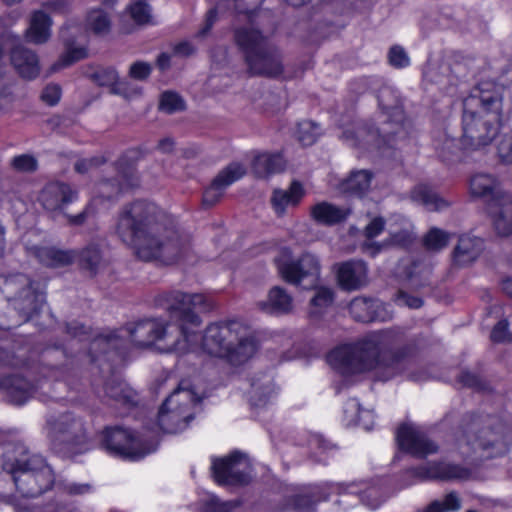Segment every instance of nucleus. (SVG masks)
I'll list each match as a JSON object with an SVG mask.
<instances>
[{
  "mask_svg": "<svg viewBox=\"0 0 512 512\" xmlns=\"http://www.w3.org/2000/svg\"><path fill=\"white\" fill-rule=\"evenodd\" d=\"M115 234L143 261L173 264L188 256L190 241L156 204L144 200L125 205L118 213Z\"/></svg>",
  "mask_w": 512,
  "mask_h": 512,
  "instance_id": "f257e3e1",
  "label": "nucleus"
},
{
  "mask_svg": "<svg viewBox=\"0 0 512 512\" xmlns=\"http://www.w3.org/2000/svg\"><path fill=\"white\" fill-rule=\"evenodd\" d=\"M65 358V352L59 347L47 348L41 354V362L47 370L59 368Z\"/></svg>",
  "mask_w": 512,
  "mask_h": 512,
  "instance_id": "de8ad7c7",
  "label": "nucleus"
},
{
  "mask_svg": "<svg viewBox=\"0 0 512 512\" xmlns=\"http://www.w3.org/2000/svg\"><path fill=\"white\" fill-rule=\"evenodd\" d=\"M494 226L501 236L512 234V195L506 194L501 200L490 206Z\"/></svg>",
  "mask_w": 512,
  "mask_h": 512,
  "instance_id": "cd10ccee",
  "label": "nucleus"
},
{
  "mask_svg": "<svg viewBox=\"0 0 512 512\" xmlns=\"http://www.w3.org/2000/svg\"><path fill=\"white\" fill-rule=\"evenodd\" d=\"M471 196L483 199L489 207L501 200L507 193L501 188L499 180L489 173H476L469 181Z\"/></svg>",
  "mask_w": 512,
  "mask_h": 512,
  "instance_id": "412c9836",
  "label": "nucleus"
},
{
  "mask_svg": "<svg viewBox=\"0 0 512 512\" xmlns=\"http://www.w3.org/2000/svg\"><path fill=\"white\" fill-rule=\"evenodd\" d=\"M385 219L383 217H375L365 227L364 235L367 239H373L381 234L385 228Z\"/></svg>",
  "mask_w": 512,
  "mask_h": 512,
  "instance_id": "e2e57ef3",
  "label": "nucleus"
},
{
  "mask_svg": "<svg viewBox=\"0 0 512 512\" xmlns=\"http://www.w3.org/2000/svg\"><path fill=\"white\" fill-rule=\"evenodd\" d=\"M378 304L366 297H356L349 304V313L355 321L372 322L378 319Z\"/></svg>",
  "mask_w": 512,
  "mask_h": 512,
  "instance_id": "c9c22d12",
  "label": "nucleus"
},
{
  "mask_svg": "<svg viewBox=\"0 0 512 512\" xmlns=\"http://www.w3.org/2000/svg\"><path fill=\"white\" fill-rule=\"evenodd\" d=\"M305 194L299 181H292L287 190L275 189L271 196V204L278 215H283L288 206H297Z\"/></svg>",
  "mask_w": 512,
  "mask_h": 512,
  "instance_id": "c85d7f7f",
  "label": "nucleus"
},
{
  "mask_svg": "<svg viewBox=\"0 0 512 512\" xmlns=\"http://www.w3.org/2000/svg\"><path fill=\"white\" fill-rule=\"evenodd\" d=\"M441 502L445 512H455L461 508V499L455 491L446 494Z\"/></svg>",
  "mask_w": 512,
  "mask_h": 512,
  "instance_id": "774afa93",
  "label": "nucleus"
},
{
  "mask_svg": "<svg viewBox=\"0 0 512 512\" xmlns=\"http://www.w3.org/2000/svg\"><path fill=\"white\" fill-rule=\"evenodd\" d=\"M334 300V292L327 287H319L315 295L312 297L310 303L315 307H328Z\"/></svg>",
  "mask_w": 512,
  "mask_h": 512,
  "instance_id": "6e6d98bb",
  "label": "nucleus"
},
{
  "mask_svg": "<svg viewBox=\"0 0 512 512\" xmlns=\"http://www.w3.org/2000/svg\"><path fill=\"white\" fill-rule=\"evenodd\" d=\"M116 177L101 180L97 184V197L103 200L117 198L123 191L139 185V175L135 162L121 156L115 162Z\"/></svg>",
  "mask_w": 512,
  "mask_h": 512,
  "instance_id": "4468645a",
  "label": "nucleus"
},
{
  "mask_svg": "<svg viewBox=\"0 0 512 512\" xmlns=\"http://www.w3.org/2000/svg\"><path fill=\"white\" fill-rule=\"evenodd\" d=\"M2 467L12 475L17 491L26 498L42 495L55 482L54 473L45 459L38 454H31L20 443L6 447Z\"/></svg>",
  "mask_w": 512,
  "mask_h": 512,
  "instance_id": "39448f33",
  "label": "nucleus"
},
{
  "mask_svg": "<svg viewBox=\"0 0 512 512\" xmlns=\"http://www.w3.org/2000/svg\"><path fill=\"white\" fill-rule=\"evenodd\" d=\"M286 161L280 153H257L252 161L253 173L258 178H265L284 171Z\"/></svg>",
  "mask_w": 512,
  "mask_h": 512,
  "instance_id": "c756f323",
  "label": "nucleus"
},
{
  "mask_svg": "<svg viewBox=\"0 0 512 512\" xmlns=\"http://www.w3.org/2000/svg\"><path fill=\"white\" fill-rule=\"evenodd\" d=\"M61 95V87L58 84L50 83L44 87L40 98L47 105L55 106L59 103Z\"/></svg>",
  "mask_w": 512,
  "mask_h": 512,
  "instance_id": "5fc2aeb1",
  "label": "nucleus"
},
{
  "mask_svg": "<svg viewBox=\"0 0 512 512\" xmlns=\"http://www.w3.org/2000/svg\"><path fill=\"white\" fill-rule=\"evenodd\" d=\"M357 485L351 484H335L333 489L339 493H350L358 495L360 501L371 509H376L383 502L380 489L376 486H369L365 490H355Z\"/></svg>",
  "mask_w": 512,
  "mask_h": 512,
  "instance_id": "e433bc0d",
  "label": "nucleus"
},
{
  "mask_svg": "<svg viewBox=\"0 0 512 512\" xmlns=\"http://www.w3.org/2000/svg\"><path fill=\"white\" fill-rule=\"evenodd\" d=\"M11 62L21 77L34 79L39 75V60L35 52L23 46H16L11 51Z\"/></svg>",
  "mask_w": 512,
  "mask_h": 512,
  "instance_id": "a878e982",
  "label": "nucleus"
},
{
  "mask_svg": "<svg viewBox=\"0 0 512 512\" xmlns=\"http://www.w3.org/2000/svg\"><path fill=\"white\" fill-rule=\"evenodd\" d=\"M337 281L342 290L355 291L368 283V267L362 260H349L338 265Z\"/></svg>",
  "mask_w": 512,
  "mask_h": 512,
  "instance_id": "aec40b11",
  "label": "nucleus"
},
{
  "mask_svg": "<svg viewBox=\"0 0 512 512\" xmlns=\"http://www.w3.org/2000/svg\"><path fill=\"white\" fill-rule=\"evenodd\" d=\"M104 163V159L99 157H93L89 159H81L78 160L75 165L74 169L78 173L84 174L87 173L90 169L94 167H98L99 165Z\"/></svg>",
  "mask_w": 512,
  "mask_h": 512,
  "instance_id": "69168bd1",
  "label": "nucleus"
},
{
  "mask_svg": "<svg viewBox=\"0 0 512 512\" xmlns=\"http://www.w3.org/2000/svg\"><path fill=\"white\" fill-rule=\"evenodd\" d=\"M483 251V240L479 237L462 235L452 251V263L466 267L475 262Z\"/></svg>",
  "mask_w": 512,
  "mask_h": 512,
  "instance_id": "5701e85b",
  "label": "nucleus"
},
{
  "mask_svg": "<svg viewBox=\"0 0 512 512\" xmlns=\"http://www.w3.org/2000/svg\"><path fill=\"white\" fill-rule=\"evenodd\" d=\"M319 133L318 124L312 121H303L298 125L297 139L303 146H310L315 143Z\"/></svg>",
  "mask_w": 512,
  "mask_h": 512,
  "instance_id": "37998d69",
  "label": "nucleus"
},
{
  "mask_svg": "<svg viewBox=\"0 0 512 512\" xmlns=\"http://www.w3.org/2000/svg\"><path fill=\"white\" fill-rule=\"evenodd\" d=\"M47 433L53 449L75 455L88 450L89 431L82 417L67 412L47 419Z\"/></svg>",
  "mask_w": 512,
  "mask_h": 512,
  "instance_id": "6e6552de",
  "label": "nucleus"
},
{
  "mask_svg": "<svg viewBox=\"0 0 512 512\" xmlns=\"http://www.w3.org/2000/svg\"><path fill=\"white\" fill-rule=\"evenodd\" d=\"M1 293L18 312L22 322L29 321L37 314L45 300L39 284L22 273L7 276L0 289Z\"/></svg>",
  "mask_w": 512,
  "mask_h": 512,
  "instance_id": "1a4fd4ad",
  "label": "nucleus"
},
{
  "mask_svg": "<svg viewBox=\"0 0 512 512\" xmlns=\"http://www.w3.org/2000/svg\"><path fill=\"white\" fill-rule=\"evenodd\" d=\"M200 399L184 383L166 398L158 412V425L164 433L174 434L183 431L193 420L192 408Z\"/></svg>",
  "mask_w": 512,
  "mask_h": 512,
  "instance_id": "9d476101",
  "label": "nucleus"
},
{
  "mask_svg": "<svg viewBox=\"0 0 512 512\" xmlns=\"http://www.w3.org/2000/svg\"><path fill=\"white\" fill-rule=\"evenodd\" d=\"M152 72V65L145 61H135L131 64L128 75L130 78L138 81L147 80Z\"/></svg>",
  "mask_w": 512,
  "mask_h": 512,
  "instance_id": "8fccbe9b",
  "label": "nucleus"
},
{
  "mask_svg": "<svg viewBox=\"0 0 512 512\" xmlns=\"http://www.w3.org/2000/svg\"><path fill=\"white\" fill-rule=\"evenodd\" d=\"M256 351V345L251 338H240L236 337L229 347V354L225 355L233 364H242L247 361Z\"/></svg>",
  "mask_w": 512,
  "mask_h": 512,
  "instance_id": "58836bf2",
  "label": "nucleus"
},
{
  "mask_svg": "<svg viewBox=\"0 0 512 512\" xmlns=\"http://www.w3.org/2000/svg\"><path fill=\"white\" fill-rule=\"evenodd\" d=\"M460 429L467 444L486 452L489 458L503 455L508 449L507 427L498 417L467 413Z\"/></svg>",
  "mask_w": 512,
  "mask_h": 512,
  "instance_id": "0eeeda50",
  "label": "nucleus"
},
{
  "mask_svg": "<svg viewBox=\"0 0 512 512\" xmlns=\"http://www.w3.org/2000/svg\"><path fill=\"white\" fill-rule=\"evenodd\" d=\"M238 504L233 501L223 502L218 498H211L206 503L207 512H232Z\"/></svg>",
  "mask_w": 512,
  "mask_h": 512,
  "instance_id": "052dcab7",
  "label": "nucleus"
},
{
  "mask_svg": "<svg viewBox=\"0 0 512 512\" xmlns=\"http://www.w3.org/2000/svg\"><path fill=\"white\" fill-rule=\"evenodd\" d=\"M412 351V345L405 343L402 333L389 330L339 346L328 354L327 359L332 368L343 376L375 370L380 380L387 381Z\"/></svg>",
  "mask_w": 512,
  "mask_h": 512,
  "instance_id": "f03ea898",
  "label": "nucleus"
},
{
  "mask_svg": "<svg viewBox=\"0 0 512 512\" xmlns=\"http://www.w3.org/2000/svg\"><path fill=\"white\" fill-rule=\"evenodd\" d=\"M498 156L502 162L512 164V132L504 134L497 146Z\"/></svg>",
  "mask_w": 512,
  "mask_h": 512,
  "instance_id": "603ef678",
  "label": "nucleus"
},
{
  "mask_svg": "<svg viewBox=\"0 0 512 512\" xmlns=\"http://www.w3.org/2000/svg\"><path fill=\"white\" fill-rule=\"evenodd\" d=\"M87 24L95 34H104L109 31L111 21L104 10L96 9L88 14Z\"/></svg>",
  "mask_w": 512,
  "mask_h": 512,
  "instance_id": "79ce46f5",
  "label": "nucleus"
},
{
  "mask_svg": "<svg viewBox=\"0 0 512 512\" xmlns=\"http://www.w3.org/2000/svg\"><path fill=\"white\" fill-rule=\"evenodd\" d=\"M0 389L8 402L22 405L31 397L35 386L22 376L10 375L1 380Z\"/></svg>",
  "mask_w": 512,
  "mask_h": 512,
  "instance_id": "b1692460",
  "label": "nucleus"
},
{
  "mask_svg": "<svg viewBox=\"0 0 512 512\" xmlns=\"http://www.w3.org/2000/svg\"><path fill=\"white\" fill-rule=\"evenodd\" d=\"M372 179L373 173L370 170L352 171L344 181L343 188L346 192L361 197L369 191Z\"/></svg>",
  "mask_w": 512,
  "mask_h": 512,
  "instance_id": "4c0bfd02",
  "label": "nucleus"
},
{
  "mask_svg": "<svg viewBox=\"0 0 512 512\" xmlns=\"http://www.w3.org/2000/svg\"><path fill=\"white\" fill-rule=\"evenodd\" d=\"M457 380L464 387L472 388L474 390H482L484 388L481 378L470 371H462L457 377Z\"/></svg>",
  "mask_w": 512,
  "mask_h": 512,
  "instance_id": "bf43d9fd",
  "label": "nucleus"
},
{
  "mask_svg": "<svg viewBox=\"0 0 512 512\" xmlns=\"http://www.w3.org/2000/svg\"><path fill=\"white\" fill-rule=\"evenodd\" d=\"M82 270L87 271L91 276H94L104 266V259L100 248L97 245L91 244L76 251V259Z\"/></svg>",
  "mask_w": 512,
  "mask_h": 512,
  "instance_id": "f704fd0d",
  "label": "nucleus"
},
{
  "mask_svg": "<svg viewBox=\"0 0 512 512\" xmlns=\"http://www.w3.org/2000/svg\"><path fill=\"white\" fill-rule=\"evenodd\" d=\"M450 234L437 227H432L422 238V245L429 252H439L447 247Z\"/></svg>",
  "mask_w": 512,
  "mask_h": 512,
  "instance_id": "ea45409f",
  "label": "nucleus"
},
{
  "mask_svg": "<svg viewBox=\"0 0 512 512\" xmlns=\"http://www.w3.org/2000/svg\"><path fill=\"white\" fill-rule=\"evenodd\" d=\"M396 440L401 450L417 458H425L438 451V446L428 439L424 432L413 426H400Z\"/></svg>",
  "mask_w": 512,
  "mask_h": 512,
  "instance_id": "a211bd4d",
  "label": "nucleus"
},
{
  "mask_svg": "<svg viewBox=\"0 0 512 512\" xmlns=\"http://www.w3.org/2000/svg\"><path fill=\"white\" fill-rule=\"evenodd\" d=\"M159 108L169 114L185 109V102L175 92L166 91L161 95Z\"/></svg>",
  "mask_w": 512,
  "mask_h": 512,
  "instance_id": "49530a36",
  "label": "nucleus"
},
{
  "mask_svg": "<svg viewBox=\"0 0 512 512\" xmlns=\"http://www.w3.org/2000/svg\"><path fill=\"white\" fill-rule=\"evenodd\" d=\"M351 213V208L337 206L327 201L316 203L310 208L311 219L315 223L327 227L344 223Z\"/></svg>",
  "mask_w": 512,
  "mask_h": 512,
  "instance_id": "4be33fe9",
  "label": "nucleus"
},
{
  "mask_svg": "<svg viewBox=\"0 0 512 512\" xmlns=\"http://www.w3.org/2000/svg\"><path fill=\"white\" fill-rule=\"evenodd\" d=\"M130 15L138 24L149 23L151 19V9L149 5L140 0L129 6Z\"/></svg>",
  "mask_w": 512,
  "mask_h": 512,
  "instance_id": "09e8293b",
  "label": "nucleus"
},
{
  "mask_svg": "<svg viewBox=\"0 0 512 512\" xmlns=\"http://www.w3.org/2000/svg\"><path fill=\"white\" fill-rule=\"evenodd\" d=\"M414 237L413 235L406 231L401 230L390 236V243L395 246L407 248L413 243Z\"/></svg>",
  "mask_w": 512,
  "mask_h": 512,
  "instance_id": "0e129e2a",
  "label": "nucleus"
},
{
  "mask_svg": "<svg viewBox=\"0 0 512 512\" xmlns=\"http://www.w3.org/2000/svg\"><path fill=\"white\" fill-rule=\"evenodd\" d=\"M156 303L169 313L172 321L178 323L177 336L172 337L164 322L145 319L125 329L128 337L139 347H149L157 341H165V352H185L192 337L186 325L199 326L201 319L195 310L207 312L212 308V304L202 294H185L180 291L160 294L156 298Z\"/></svg>",
  "mask_w": 512,
  "mask_h": 512,
  "instance_id": "7ed1b4c3",
  "label": "nucleus"
},
{
  "mask_svg": "<svg viewBox=\"0 0 512 512\" xmlns=\"http://www.w3.org/2000/svg\"><path fill=\"white\" fill-rule=\"evenodd\" d=\"M211 469L213 478L219 485H246L251 481V467L239 452L214 459Z\"/></svg>",
  "mask_w": 512,
  "mask_h": 512,
  "instance_id": "2eb2a0df",
  "label": "nucleus"
},
{
  "mask_svg": "<svg viewBox=\"0 0 512 512\" xmlns=\"http://www.w3.org/2000/svg\"><path fill=\"white\" fill-rule=\"evenodd\" d=\"M123 337L116 333H110L108 335H100L96 337L91 343V352L101 350L103 353L108 350H119L122 345Z\"/></svg>",
  "mask_w": 512,
  "mask_h": 512,
  "instance_id": "a19ab883",
  "label": "nucleus"
},
{
  "mask_svg": "<svg viewBox=\"0 0 512 512\" xmlns=\"http://www.w3.org/2000/svg\"><path fill=\"white\" fill-rule=\"evenodd\" d=\"M272 392L270 385H266L263 391H260V387L252 383V391L250 392V400L253 406L261 407L264 406L269 399Z\"/></svg>",
  "mask_w": 512,
  "mask_h": 512,
  "instance_id": "13d9d810",
  "label": "nucleus"
},
{
  "mask_svg": "<svg viewBox=\"0 0 512 512\" xmlns=\"http://www.w3.org/2000/svg\"><path fill=\"white\" fill-rule=\"evenodd\" d=\"M52 21L50 16L42 10L35 11L30 19V26L26 30L25 37L28 42L43 44L51 35Z\"/></svg>",
  "mask_w": 512,
  "mask_h": 512,
  "instance_id": "7c9ffc66",
  "label": "nucleus"
},
{
  "mask_svg": "<svg viewBox=\"0 0 512 512\" xmlns=\"http://www.w3.org/2000/svg\"><path fill=\"white\" fill-rule=\"evenodd\" d=\"M506 88L491 80L481 81L463 101L461 144L477 150L490 145L499 133Z\"/></svg>",
  "mask_w": 512,
  "mask_h": 512,
  "instance_id": "20e7f679",
  "label": "nucleus"
},
{
  "mask_svg": "<svg viewBox=\"0 0 512 512\" xmlns=\"http://www.w3.org/2000/svg\"><path fill=\"white\" fill-rule=\"evenodd\" d=\"M246 169L240 163H231L213 179L209 187L203 193L202 205L205 208H211L222 198L225 189L235 181L242 178Z\"/></svg>",
  "mask_w": 512,
  "mask_h": 512,
  "instance_id": "6ab92c4d",
  "label": "nucleus"
},
{
  "mask_svg": "<svg viewBox=\"0 0 512 512\" xmlns=\"http://www.w3.org/2000/svg\"><path fill=\"white\" fill-rule=\"evenodd\" d=\"M105 397L121 405H135L137 403V394L125 382L118 380H108L104 385Z\"/></svg>",
  "mask_w": 512,
  "mask_h": 512,
  "instance_id": "473e14b6",
  "label": "nucleus"
},
{
  "mask_svg": "<svg viewBox=\"0 0 512 512\" xmlns=\"http://www.w3.org/2000/svg\"><path fill=\"white\" fill-rule=\"evenodd\" d=\"M34 256L46 267L59 268L72 264L76 259V251L40 246L34 248Z\"/></svg>",
  "mask_w": 512,
  "mask_h": 512,
  "instance_id": "bb28decb",
  "label": "nucleus"
},
{
  "mask_svg": "<svg viewBox=\"0 0 512 512\" xmlns=\"http://www.w3.org/2000/svg\"><path fill=\"white\" fill-rule=\"evenodd\" d=\"M388 58L390 65L395 68H404L409 65V57L401 46L395 45L391 47Z\"/></svg>",
  "mask_w": 512,
  "mask_h": 512,
  "instance_id": "4d7b16f0",
  "label": "nucleus"
},
{
  "mask_svg": "<svg viewBox=\"0 0 512 512\" xmlns=\"http://www.w3.org/2000/svg\"><path fill=\"white\" fill-rule=\"evenodd\" d=\"M433 147L437 158L446 164H451L460 159V146L456 138L446 133H441L433 140Z\"/></svg>",
  "mask_w": 512,
  "mask_h": 512,
  "instance_id": "72a5a7b5",
  "label": "nucleus"
},
{
  "mask_svg": "<svg viewBox=\"0 0 512 512\" xmlns=\"http://www.w3.org/2000/svg\"><path fill=\"white\" fill-rule=\"evenodd\" d=\"M38 160L32 154H21L13 157L10 167L20 173H34L38 170Z\"/></svg>",
  "mask_w": 512,
  "mask_h": 512,
  "instance_id": "c03bdc74",
  "label": "nucleus"
},
{
  "mask_svg": "<svg viewBox=\"0 0 512 512\" xmlns=\"http://www.w3.org/2000/svg\"><path fill=\"white\" fill-rule=\"evenodd\" d=\"M409 471L420 480L467 481L472 476L470 468L449 462H430Z\"/></svg>",
  "mask_w": 512,
  "mask_h": 512,
  "instance_id": "dca6fc26",
  "label": "nucleus"
},
{
  "mask_svg": "<svg viewBox=\"0 0 512 512\" xmlns=\"http://www.w3.org/2000/svg\"><path fill=\"white\" fill-rule=\"evenodd\" d=\"M278 270L285 282L303 288H314L320 279L321 263L315 254L304 252L298 258L279 262Z\"/></svg>",
  "mask_w": 512,
  "mask_h": 512,
  "instance_id": "ddd939ff",
  "label": "nucleus"
},
{
  "mask_svg": "<svg viewBox=\"0 0 512 512\" xmlns=\"http://www.w3.org/2000/svg\"><path fill=\"white\" fill-rule=\"evenodd\" d=\"M235 325V322H229L207 326L202 336L203 351L215 357L225 358V355L229 354V347L233 340H236Z\"/></svg>",
  "mask_w": 512,
  "mask_h": 512,
  "instance_id": "f3484780",
  "label": "nucleus"
},
{
  "mask_svg": "<svg viewBox=\"0 0 512 512\" xmlns=\"http://www.w3.org/2000/svg\"><path fill=\"white\" fill-rule=\"evenodd\" d=\"M328 497L326 495L322 496L320 494L313 493L312 495L302 494L297 495L294 498V506L296 509L304 510V509H315V505L322 501L327 500Z\"/></svg>",
  "mask_w": 512,
  "mask_h": 512,
  "instance_id": "3c124183",
  "label": "nucleus"
},
{
  "mask_svg": "<svg viewBox=\"0 0 512 512\" xmlns=\"http://www.w3.org/2000/svg\"><path fill=\"white\" fill-rule=\"evenodd\" d=\"M78 199V191L65 182H50L40 191L38 202L43 209L52 214H63L71 226H81L96 214V207L93 201L77 215H70L63 212L64 207Z\"/></svg>",
  "mask_w": 512,
  "mask_h": 512,
  "instance_id": "9b49d317",
  "label": "nucleus"
},
{
  "mask_svg": "<svg viewBox=\"0 0 512 512\" xmlns=\"http://www.w3.org/2000/svg\"><path fill=\"white\" fill-rule=\"evenodd\" d=\"M87 56L84 48H68L67 52L60 58L59 62L54 65L53 69L57 67H67L76 61H79Z\"/></svg>",
  "mask_w": 512,
  "mask_h": 512,
  "instance_id": "864d4df0",
  "label": "nucleus"
},
{
  "mask_svg": "<svg viewBox=\"0 0 512 512\" xmlns=\"http://www.w3.org/2000/svg\"><path fill=\"white\" fill-rule=\"evenodd\" d=\"M101 444L111 455L129 460L141 459L157 448L155 443L143 441L132 431L119 426L105 428Z\"/></svg>",
  "mask_w": 512,
  "mask_h": 512,
  "instance_id": "f8f14e48",
  "label": "nucleus"
},
{
  "mask_svg": "<svg viewBox=\"0 0 512 512\" xmlns=\"http://www.w3.org/2000/svg\"><path fill=\"white\" fill-rule=\"evenodd\" d=\"M411 198L413 201L422 204L429 211H441L448 208L451 204L434 188L426 184L417 185L411 191Z\"/></svg>",
  "mask_w": 512,
  "mask_h": 512,
  "instance_id": "2f4dec72",
  "label": "nucleus"
},
{
  "mask_svg": "<svg viewBox=\"0 0 512 512\" xmlns=\"http://www.w3.org/2000/svg\"><path fill=\"white\" fill-rule=\"evenodd\" d=\"M234 42L249 77L276 78L284 71L281 51L262 32L250 26L236 28Z\"/></svg>",
  "mask_w": 512,
  "mask_h": 512,
  "instance_id": "423d86ee",
  "label": "nucleus"
},
{
  "mask_svg": "<svg viewBox=\"0 0 512 512\" xmlns=\"http://www.w3.org/2000/svg\"><path fill=\"white\" fill-rule=\"evenodd\" d=\"M262 3L263 0H234L236 11L243 14L254 12Z\"/></svg>",
  "mask_w": 512,
  "mask_h": 512,
  "instance_id": "338daca9",
  "label": "nucleus"
},
{
  "mask_svg": "<svg viewBox=\"0 0 512 512\" xmlns=\"http://www.w3.org/2000/svg\"><path fill=\"white\" fill-rule=\"evenodd\" d=\"M258 308L271 315L288 314L293 309L292 296L282 287L274 286L268 292L267 299L257 304Z\"/></svg>",
  "mask_w": 512,
  "mask_h": 512,
  "instance_id": "393cba45",
  "label": "nucleus"
},
{
  "mask_svg": "<svg viewBox=\"0 0 512 512\" xmlns=\"http://www.w3.org/2000/svg\"><path fill=\"white\" fill-rule=\"evenodd\" d=\"M490 338L495 343H501L509 338L508 321L503 319L497 322L491 331Z\"/></svg>",
  "mask_w": 512,
  "mask_h": 512,
  "instance_id": "680f3d73",
  "label": "nucleus"
},
{
  "mask_svg": "<svg viewBox=\"0 0 512 512\" xmlns=\"http://www.w3.org/2000/svg\"><path fill=\"white\" fill-rule=\"evenodd\" d=\"M89 78L97 85L111 89L118 80V72L112 67H99L89 74Z\"/></svg>",
  "mask_w": 512,
  "mask_h": 512,
  "instance_id": "a18cd8bd",
  "label": "nucleus"
}]
</instances>
